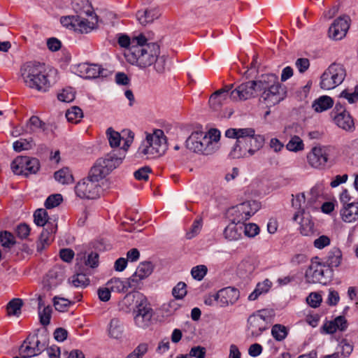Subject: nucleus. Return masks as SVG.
Returning a JSON list of instances; mask_svg holds the SVG:
<instances>
[{
  "instance_id": "nucleus-61",
  "label": "nucleus",
  "mask_w": 358,
  "mask_h": 358,
  "mask_svg": "<svg viewBox=\"0 0 358 358\" xmlns=\"http://www.w3.org/2000/svg\"><path fill=\"white\" fill-rule=\"evenodd\" d=\"M308 305L313 308H317L322 302V296L317 293H310L306 299Z\"/></svg>"
},
{
  "instance_id": "nucleus-34",
  "label": "nucleus",
  "mask_w": 358,
  "mask_h": 358,
  "mask_svg": "<svg viewBox=\"0 0 358 358\" xmlns=\"http://www.w3.org/2000/svg\"><path fill=\"white\" fill-rule=\"evenodd\" d=\"M278 80V77L273 73L262 75L260 78L258 80L255 81L256 87L258 91H262L263 92L266 89H268L271 85H274V83H276Z\"/></svg>"
},
{
  "instance_id": "nucleus-13",
  "label": "nucleus",
  "mask_w": 358,
  "mask_h": 358,
  "mask_svg": "<svg viewBox=\"0 0 358 358\" xmlns=\"http://www.w3.org/2000/svg\"><path fill=\"white\" fill-rule=\"evenodd\" d=\"M202 148L205 150H199L198 153L209 155L218 150V141L220 138V132L216 129H210L208 133L201 131Z\"/></svg>"
},
{
  "instance_id": "nucleus-45",
  "label": "nucleus",
  "mask_w": 358,
  "mask_h": 358,
  "mask_svg": "<svg viewBox=\"0 0 358 358\" xmlns=\"http://www.w3.org/2000/svg\"><path fill=\"white\" fill-rule=\"evenodd\" d=\"M314 223L308 218H303L301 222L300 232L303 236L314 234Z\"/></svg>"
},
{
  "instance_id": "nucleus-60",
  "label": "nucleus",
  "mask_w": 358,
  "mask_h": 358,
  "mask_svg": "<svg viewBox=\"0 0 358 358\" xmlns=\"http://www.w3.org/2000/svg\"><path fill=\"white\" fill-rule=\"evenodd\" d=\"M151 172V169L148 166H144L136 171L134 173L135 178L138 180H148L149 173Z\"/></svg>"
},
{
  "instance_id": "nucleus-31",
  "label": "nucleus",
  "mask_w": 358,
  "mask_h": 358,
  "mask_svg": "<svg viewBox=\"0 0 358 358\" xmlns=\"http://www.w3.org/2000/svg\"><path fill=\"white\" fill-rule=\"evenodd\" d=\"M243 227L242 224L231 222L224 231V237L229 241H236L241 237Z\"/></svg>"
},
{
  "instance_id": "nucleus-27",
  "label": "nucleus",
  "mask_w": 358,
  "mask_h": 358,
  "mask_svg": "<svg viewBox=\"0 0 358 358\" xmlns=\"http://www.w3.org/2000/svg\"><path fill=\"white\" fill-rule=\"evenodd\" d=\"M159 15V10L157 8H149L143 11L138 10L136 13V17L142 25H146L157 19Z\"/></svg>"
},
{
  "instance_id": "nucleus-64",
  "label": "nucleus",
  "mask_w": 358,
  "mask_h": 358,
  "mask_svg": "<svg viewBox=\"0 0 358 358\" xmlns=\"http://www.w3.org/2000/svg\"><path fill=\"white\" fill-rule=\"evenodd\" d=\"M334 322L336 324V327L337 330H340L341 331H345L348 328V321L344 316H338L334 320Z\"/></svg>"
},
{
  "instance_id": "nucleus-41",
  "label": "nucleus",
  "mask_w": 358,
  "mask_h": 358,
  "mask_svg": "<svg viewBox=\"0 0 358 358\" xmlns=\"http://www.w3.org/2000/svg\"><path fill=\"white\" fill-rule=\"evenodd\" d=\"M22 306V301L20 299H12L6 306L8 315L18 316L20 314Z\"/></svg>"
},
{
  "instance_id": "nucleus-33",
  "label": "nucleus",
  "mask_w": 358,
  "mask_h": 358,
  "mask_svg": "<svg viewBox=\"0 0 358 358\" xmlns=\"http://www.w3.org/2000/svg\"><path fill=\"white\" fill-rule=\"evenodd\" d=\"M124 331L123 323L117 318H113L108 324V336L115 339H119L122 337Z\"/></svg>"
},
{
  "instance_id": "nucleus-10",
  "label": "nucleus",
  "mask_w": 358,
  "mask_h": 358,
  "mask_svg": "<svg viewBox=\"0 0 358 358\" xmlns=\"http://www.w3.org/2000/svg\"><path fill=\"white\" fill-rule=\"evenodd\" d=\"M336 149L331 145H316L307 155L308 164L313 168L324 169L334 156Z\"/></svg>"
},
{
  "instance_id": "nucleus-17",
  "label": "nucleus",
  "mask_w": 358,
  "mask_h": 358,
  "mask_svg": "<svg viewBox=\"0 0 358 358\" xmlns=\"http://www.w3.org/2000/svg\"><path fill=\"white\" fill-rule=\"evenodd\" d=\"M257 91L258 90L255 80L243 83L231 91L230 99L234 101L247 100L253 97Z\"/></svg>"
},
{
  "instance_id": "nucleus-25",
  "label": "nucleus",
  "mask_w": 358,
  "mask_h": 358,
  "mask_svg": "<svg viewBox=\"0 0 358 358\" xmlns=\"http://www.w3.org/2000/svg\"><path fill=\"white\" fill-rule=\"evenodd\" d=\"M64 279V274L63 270L58 267H54L47 273L45 284L50 289H53L61 284Z\"/></svg>"
},
{
  "instance_id": "nucleus-8",
  "label": "nucleus",
  "mask_w": 358,
  "mask_h": 358,
  "mask_svg": "<svg viewBox=\"0 0 358 358\" xmlns=\"http://www.w3.org/2000/svg\"><path fill=\"white\" fill-rule=\"evenodd\" d=\"M346 76V70L341 64L334 62L320 77V87L325 90L334 89L341 85Z\"/></svg>"
},
{
  "instance_id": "nucleus-38",
  "label": "nucleus",
  "mask_w": 358,
  "mask_h": 358,
  "mask_svg": "<svg viewBox=\"0 0 358 358\" xmlns=\"http://www.w3.org/2000/svg\"><path fill=\"white\" fill-rule=\"evenodd\" d=\"M55 178L59 182L65 185L73 181V177L68 168H63L55 173Z\"/></svg>"
},
{
  "instance_id": "nucleus-9",
  "label": "nucleus",
  "mask_w": 358,
  "mask_h": 358,
  "mask_svg": "<svg viewBox=\"0 0 358 358\" xmlns=\"http://www.w3.org/2000/svg\"><path fill=\"white\" fill-rule=\"evenodd\" d=\"M133 314L134 322L138 327L145 328L150 325L154 311L150 302L143 294L138 296Z\"/></svg>"
},
{
  "instance_id": "nucleus-22",
  "label": "nucleus",
  "mask_w": 358,
  "mask_h": 358,
  "mask_svg": "<svg viewBox=\"0 0 358 358\" xmlns=\"http://www.w3.org/2000/svg\"><path fill=\"white\" fill-rule=\"evenodd\" d=\"M334 123L340 128L345 131H353L355 124L350 113L345 109L341 108V111L334 115Z\"/></svg>"
},
{
  "instance_id": "nucleus-20",
  "label": "nucleus",
  "mask_w": 358,
  "mask_h": 358,
  "mask_svg": "<svg viewBox=\"0 0 358 358\" xmlns=\"http://www.w3.org/2000/svg\"><path fill=\"white\" fill-rule=\"evenodd\" d=\"M134 278H129L124 280L120 278H113L108 281L106 285L109 287L111 292L125 293L129 292V289H135L136 282Z\"/></svg>"
},
{
  "instance_id": "nucleus-37",
  "label": "nucleus",
  "mask_w": 358,
  "mask_h": 358,
  "mask_svg": "<svg viewBox=\"0 0 358 358\" xmlns=\"http://www.w3.org/2000/svg\"><path fill=\"white\" fill-rule=\"evenodd\" d=\"M34 222L37 226L45 227L47 223H54L55 221L51 222L48 217L46 210L43 208L37 209L34 213Z\"/></svg>"
},
{
  "instance_id": "nucleus-39",
  "label": "nucleus",
  "mask_w": 358,
  "mask_h": 358,
  "mask_svg": "<svg viewBox=\"0 0 358 358\" xmlns=\"http://www.w3.org/2000/svg\"><path fill=\"white\" fill-rule=\"evenodd\" d=\"M83 117V110L78 106H73L66 112L67 120L72 123L79 122Z\"/></svg>"
},
{
  "instance_id": "nucleus-40",
  "label": "nucleus",
  "mask_w": 358,
  "mask_h": 358,
  "mask_svg": "<svg viewBox=\"0 0 358 358\" xmlns=\"http://www.w3.org/2000/svg\"><path fill=\"white\" fill-rule=\"evenodd\" d=\"M228 216L231 222L239 225H243L244 222L248 220L246 217H245L244 214L239 212L238 206H234L229 210Z\"/></svg>"
},
{
  "instance_id": "nucleus-7",
  "label": "nucleus",
  "mask_w": 358,
  "mask_h": 358,
  "mask_svg": "<svg viewBox=\"0 0 358 358\" xmlns=\"http://www.w3.org/2000/svg\"><path fill=\"white\" fill-rule=\"evenodd\" d=\"M103 178L96 169H91L87 177L80 180L75 187V192L80 199H96L99 197L101 187L99 182Z\"/></svg>"
},
{
  "instance_id": "nucleus-4",
  "label": "nucleus",
  "mask_w": 358,
  "mask_h": 358,
  "mask_svg": "<svg viewBox=\"0 0 358 358\" xmlns=\"http://www.w3.org/2000/svg\"><path fill=\"white\" fill-rule=\"evenodd\" d=\"M127 134L128 137L124 141L123 150H113L104 157L98 159L91 168L96 169V172L103 178L122 162V159L125 157V152L131 144L134 137V134L132 131H128Z\"/></svg>"
},
{
  "instance_id": "nucleus-52",
  "label": "nucleus",
  "mask_w": 358,
  "mask_h": 358,
  "mask_svg": "<svg viewBox=\"0 0 358 358\" xmlns=\"http://www.w3.org/2000/svg\"><path fill=\"white\" fill-rule=\"evenodd\" d=\"M62 201V196L59 194L49 196L45 201V206L48 209L53 208L60 204Z\"/></svg>"
},
{
  "instance_id": "nucleus-14",
  "label": "nucleus",
  "mask_w": 358,
  "mask_h": 358,
  "mask_svg": "<svg viewBox=\"0 0 358 358\" xmlns=\"http://www.w3.org/2000/svg\"><path fill=\"white\" fill-rule=\"evenodd\" d=\"M78 71L81 77L87 79L96 78L99 77L106 78L110 72L100 65L96 64L84 63L78 66Z\"/></svg>"
},
{
  "instance_id": "nucleus-62",
  "label": "nucleus",
  "mask_w": 358,
  "mask_h": 358,
  "mask_svg": "<svg viewBox=\"0 0 358 358\" xmlns=\"http://www.w3.org/2000/svg\"><path fill=\"white\" fill-rule=\"evenodd\" d=\"M86 266L91 268H95L99 264V255L96 252H90L85 262Z\"/></svg>"
},
{
  "instance_id": "nucleus-15",
  "label": "nucleus",
  "mask_w": 358,
  "mask_h": 358,
  "mask_svg": "<svg viewBox=\"0 0 358 358\" xmlns=\"http://www.w3.org/2000/svg\"><path fill=\"white\" fill-rule=\"evenodd\" d=\"M349 28L350 17L347 15L339 17L329 28V36L334 40H341L345 36Z\"/></svg>"
},
{
  "instance_id": "nucleus-47",
  "label": "nucleus",
  "mask_w": 358,
  "mask_h": 358,
  "mask_svg": "<svg viewBox=\"0 0 358 358\" xmlns=\"http://www.w3.org/2000/svg\"><path fill=\"white\" fill-rule=\"evenodd\" d=\"M303 141L297 136H294L287 143L286 148L293 152H297L303 149Z\"/></svg>"
},
{
  "instance_id": "nucleus-23",
  "label": "nucleus",
  "mask_w": 358,
  "mask_h": 358,
  "mask_svg": "<svg viewBox=\"0 0 358 358\" xmlns=\"http://www.w3.org/2000/svg\"><path fill=\"white\" fill-rule=\"evenodd\" d=\"M340 214L343 222L348 223L358 220V202H351L343 206Z\"/></svg>"
},
{
  "instance_id": "nucleus-48",
  "label": "nucleus",
  "mask_w": 358,
  "mask_h": 358,
  "mask_svg": "<svg viewBox=\"0 0 358 358\" xmlns=\"http://www.w3.org/2000/svg\"><path fill=\"white\" fill-rule=\"evenodd\" d=\"M106 135L108 138L109 144L112 148H116L120 145L121 136L117 131H114L110 127L106 131Z\"/></svg>"
},
{
  "instance_id": "nucleus-18",
  "label": "nucleus",
  "mask_w": 358,
  "mask_h": 358,
  "mask_svg": "<svg viewBox=\"0 0 358 358\" xmlns=\"http://www.w3.org/2000/svg\"><path fill=\"white\" fill-rule=\"evenodd\" d=\"M248 329L252 338L259 337L267 329L266 316L262 313L250 315L248 319Z\"/></svg>"
},
{
  "instance_id": "nucleus-28",
  "label": "nucleus",
  "mask_w": 358,
  "mask_h": 358,
  "mask_svg": "<svg viewBox=\"0 0 358 358\" xmlns=\"http://www.w3.org/2000/svg\"><path fill=\"white\" fill-rule=\"evenodd\" d=\"M342 252L338 248H333L329 250L325 257V262H323L327 267L331 269L334 267L340 266L342 261Z\"/></svg>"
},
{
  "instance_id": "nucleus-2",
  "label": "nucleus",
  "mask_w": 358,
  "mask_h": 358,
  "mask_svg": "<svg viewBox=\"0 0 358 358\" xmlns=\"http://www.w3.org/2000/svg\"><path fill=\"white\" fill-rule=\"evenodd\" d=\"M71 6L76 15L62 17L60 22L64 27L80 34L96 28L98 17L88 0H72Z\"/></svg>"
},
{
  "instance_id": "nucleus-29",
  "label": "nucleus",
  "mask_w": 358,
  "mask_h": 358,
  "mask_svg": "<svg viewBox=\"0 0 358 358\" xmlns=\"http://www.w3.org/2000/svg\"><path fill=\"white\" fill-rule=\"evenodd\" d=\"M237 206L239 212L243 213L247 220L260 208V203L256 201H248Z\"/></svg>"
},
{
  "instance_id": "nucleus-36",
  "label": "nucleus",
  "mask_w": 358,
  "mask_h": 358,
  "mask_svg": "<svg viewBox=\"0 0 358 358\" xmlns=\"http://www.w3.org/2000/svg\"><path fill=\"white\" fill-rule=\"evenodd\" d=\"M271 335L276 341H283L289 334V329L280 324H275L271 328Z\"/></svg>"
},
{
  "instance_id": "nucleus-1",
  "label": "nucleus",
  "mask_w": 358,
  "mask_h": 358,
  "mask_svg": "<svg viewBox=\"0 0 358 358\" xmlns=\"http://www.w3.org/2000/svg\"><path fill=\"white\" fill-rule=\"evenodd\" d=\"M225 136L229 138L236 139V143L229 152V156L233 159L253 155L264 143V138L261 135H256L252 128H231L225 131Z\"/></svg>"
},
{
  "instance_id": "nucleus-19",
  "label": "nucleus",
  "mask_w": 358,
  "mask_h": 358,
  "mask_svg": "<svg viewBox=\"0 0 358 358\" xmlns=\"http://www.w3.org/2000/svg\"><path fill=\"white\" fill-rule=\"evenodd\" d=\"M45 345L41 343L38 335L34 334L29 335L20 346V350L27 352L29 356L34 357L41 353L44 350Z\"/></svg>"
},
{
  "instance_id": "nucleus-32",
  "label": "nucleus",
  "mask_w": 358,
  "mask_h": 358,
  "mask_svg": "<svg viewBox=\"0 0 358 358\" xmlns=\"http://www.w3.org/2000/svg\"><path fill=\"white\" fill-rule=\"evenodd\" d=\"M334 105L333 99L329 96H321L315 99L312 107L317 113H322L331 108Z\"/></svg>"
},
{
  "instance_id": "nucleus-57",
  "label": "nucleus",
  "mask_w": 358,
  "mask_h": 358,
  "mask_svg": "<svg viewBox=\"0 0 358 358\" xmlns=\"http://www.w3.org/2000/svg\"><path fill=\"white\" fill-rule=\"evenodd\" d=\"M166 64V57L165 55L157 56L154 62V68L159 73H162L165 71Z\"/></svg>"
},
{
  "instance_id": "nucleus-30",
  "label": "nucleus",
  "mask_w": 358,
  "mask_h": 358,
  "mask_svg": "<svg viewBox=\"0 0 358 358\" xmlns=\"http://www.w3.org/2000/svg\"><path fill=\"white\" fill-rule=\"evenodd\" d=\"M201 139H202L201 131L192 132L186 140L185 144L187 148L196 153L199 152V150H205L202 148L203 147Z\"/></svg>"
},
{
  "instance_id": "nucleus-53",
  "label": "nucleus",
  "mask_w": 358,
  "mask_h": 358,
  "mask_svg": "<svg viewBox=\"0 0 358 358\" xmlns=\"http://www.w3.org/2000/svg\"><path fill=\"white\" fill-rule=\"evenodd\" d=\"M31 141L20 138L13 143V149L16 152H21L22 150H27L31 148Z\"/></svg>"
},
{
  "instance_id": "nucleus-11",
  "label": "nucleus",
  "mask_w": 358,
  "mask_h": 358,
  "mask_svg": "<svg viewBox=\"0 0 358 358\" xmlns=\"http://www.w3.org/2000/svg\"><path fill=\"white\" fill-rule=\"evenodd\" d=\"M332 274V269L321 261L318 257H313L306 272V276L313 283L327 284Z\"/></svg>"
},
{
  "instance_id": "nucleus-59",
  "label": "nucleus",
  "mask_w": 358,
  "mask_h": 358,
  "mask_svg": "<svg viewBox=\"0 0 358 358\" xmlns=\"http://www.w3.org/2000/svg\"><path fill=\"white\" fill-rule=\"evenodd\" d=\"M330 243V238L326 235H322L314 241L313 245L315 248L322 250L325 247L329 245Z\"/></svg>"
},
{
  "instance_id": "nucleus-46",
  "label": "nucleus",
  "mask_w": 358,
  "mask_h": 358,
  "mask_svg": "<svg viewBox=\"0 0 358 358\" xmlns=\"http://www.w3.org/2000/svg\"><path fill=\"white\" fill-rule=\"evenodd\" d=\"M71 304V302L64 298L55 296L53 298V305L56 310L59 312H65L67 311L69 306Z\"/></svg>"
},
{
  "instance_id": "nucleus-63",
  "label": "nucleus",
  "mask_w": 358,
  "mask_h": 358,
  "mask_svg": "<svg viewBox=\"0 0 358 358\" xmlns=\"http://www.w3.org/2000/svg\"><path fill=\"white\" fill-rule=\"evenodd\" d=\"M117 43L121 48H128L131 46V39L126 34H119L117 35Z\"/></svg>"
},
{
  "instance_id": "nucleus-12",
  "label": "nucleus",
  "mask_w": 358,
  "mask_h": 358,
  "mask_svg": "<svg viewBox=\"0 0 358 358\" xmlns=\"http://www.w3.org/2000/svg\"><path fill=\"white\" fill-rule=\"evenodd\" d=\"M10 166L15 174L27 176L39 170L40 162L35 157L18 156L12 162Z\"/></svg>"
},
{
  "instance_id": "nucleus-56",
  "label": "nucleus",
  "mask_w": 358,
  "mask_h": 358,
  "mask_svg": "<svg viewBox=\"0 0 358 358\" xmlns=\"http://www.w3.org/2000/svg\"><path fill=\"white\" fill-rule=\"evenodd\" d=\"M243 232L245 236L248 237H255L256 235H257L259 232V227L254 223H249V224H243Z\"/></svg>"
},
{
  "instance_id": "nucleus-6",
  "label": "nucleus",
  "mask_w": 358,
  "mask_h": 358,
  "mask_svg": "<svg viewBox=\"0 0 358 358\" xmlns=\"http://www.w3.org/2000/svg\"><path fill=\"white\" fill-rule=\"evenodd\" d=\"M167 148L166 139L162 129H155L152 134H147L138 148V152L147 158H156L164 153Z\"/></svg>"
},
{
  "instance_id": "nucleus-21",
  "label": "nucleus",
  "mask_w": 358,
  "mask_h": 358,
  "mask_svg": "<svg viewBox=\"0 0 358 358\" xmlns=\"http://www.w3.org/2000/svg\"><path fill=\"white\" fill-rule=\"evenodd\" d=\"M231 86H225L224 88L215 92L209 99V105L214 110H218L224 102L227 99L230 95L229 94L231 90Z\"/></svg>"
},
{
  "instance_id": "nucleus-50",
  "label": "nucleus",
  "mask_w": 358,
  "mask_h": 358,
  "mask_svg": "<svg viewBox=\"0 0 358 358\" xmlns=\"http://www.w3.org/2000/svg\"><path fill=\"white\" fill-rule=\"evenodd\" d=\"M208 268L205 265H199L193 267L191 270V274L194 279L201 280L206 275Z\"/></svg>"
},
{
  "instance_id": "nucleus-49",
  "label": "nucleus",
  "mask_w": 358,
  "mask_h": 358,
  "mask_svg": "<svg viewBox=\"0 0 358 358\" xmlns=\"http://www.w3.org/2000/svg\"><path fill=\"white\" fill-rule=\"evenodd\" d=\"M39 309L41 308L39 307ZM52 314V308L50 306L44 307L42 310H38V315L40 322L43 326H47L50 324Z\"/></svg>"
},
{
  "instance_id": "nucleus-24",
  "label": "nucleus",
  "mask_w": 358,
  "mask_h": 358,
  "mask_svg": "<svg viewBox=\"0 0 358 358\" xmlns=\"http://www.w3.org/2000/svg\"><path fill=\"white\" fill-rule=\"evenodd\" d=\"M280 85L277 80L276 83L271 85L268 89L262 92L261 97L267 101L268 103L275 104L280 101L282 99L280 94Z\"/></svg>"
},
{
  "instance_id": "nucleus-42",
  "label": "nucleus",
  "mask_w": 358,
  "mask_h": 358,
  "mask_svg": "<svg viewBox=\"0 0 358 358\" xmlns=\"http://www.w3.org/2000/svg\"><path fill=\"white\" fill-rule=\"evenodd\" d=\"M43 125H44V124L38 117L32 116L26 124L25 132L30 134L36 132L42 129Z\"/></svg>"
},
{
  "instance_id": "nucleus-55",
  "label": "nucleus",
  "mask_w": 358,
  "mask_h": 358,
  "mask_svg": "<svg viewBox=\"0 0 358 358\" xmlns=\"http://www.w3.org/2000/svg\"><path fill=\"white\" fill-rule=\"evenodd\" d=\"M173 296L176 299H182L187 294L186 284L183 282H178L172 291Z\"/></svg>"
},
{
  "instance_id": "nucleus-26",
  "label": "nucleus",
  "mask_w": 358,
  "mask_h": 358,
  "mask_svg": "<svg viewBox=\"0 0 358 358\" xmlns=\"http://www.w3.org/2000/svg\"><path fill=\"white\" fill-rule=\"evenodd\" d=\"M154 266L150 262H143L139 264L136 272L131 278H134L137 287L138 282L148 278L153 271Z\"/></svg>"
},
{
  "instance_id": "nucleus-44",
  "label": "nucleus",
  "mask_w": 358,
  "mask_h": 358,
  "mask_svg": "<svg viewBox=\"0 0 358 358\" xmlns=\"http://www.w3.org/2000/svg\"><path fill=\"white\" fill-rule=\"evenodd\" d=\"M89 279L83 273H78L71 277V282L76 287H85L89 284Z\"/></svg>"
},
{
  "instance_id": "nucleus-54",
  "label": "nucleus",
  "mask_w": 358,
  "mask_h": 358,
  "mask_svg": "<svg viewBox=\"0 0 358 358\" xmlns=\"http://www.w3.org/2000/svg\"><path fill=\"white\" fill-rule=\"evenodd\" d=\"M148 344L141 343L127 356V358H143L144 355L148 352Z\"/></svg>"
},
{
  "instance_id": "nucleus-51",
  "label": "nucleus",
  "mask_w": 358,
  "mask_h": 358,
  "mask_svg": "<svg viewBox=\"0 0 358 358\" xmlns=\"http://www.w3.org/2000/svg\"><path fill=\"white\" fill-rule=\"evenodd\" d=\"M57 98L63 102H71L75 99V92L71 87L65 88L58 94Z\"/></svg>"
},
{
  "instance_id": "nucleus-43",
  "label": "nucleus",
  "mask_w": 358,
  "mask_h": 358,
  "mask_svg": "<svg viewBox=\"0 0 358 358\" xmlns=\"http://www.w3.org/2000/svg\"><path fill=\"white\" fill-rule=\"evenodd\" d=\"M15 244L13 234L8 231L0 232V245L4 248H10Z\"/></svg>"
},
{
  "instance_id": "nucleus-16",
  "label": "nucleus",
  "mask_w": 358,
  "mask_h": 358,
  "mask_svg": "<svg viewBox=\"0 0 358 358\" xmlns=\"http://www.w3.org/2000/svg\"><path fill=\"white\" fill-rule=\"evenodd\" d=\"M239 296L240 292L238 289L227 287L218 291L213 295V299L220 306L224 307L234 304L238 301Z\"/></svg>"
},
{
  "instance_id": "nucleus-3",
  "label": "nucleus",
  "mask_w": 358,
  "mask_h": 358,
  "mask_svg": "<svg viewBox=\"0 0 358 358\" xmlns=\"http://www.w3.org/2000/svg\"><path fill=\"white\" fill-rule=\"evenodd\" d=\"M22 78L25 85L39 92H46L50 87L49 74L44 64L27 62L20 69Z\"/></svg>"
},
{
  "instance_id": "nucleus-58",
  "label": "nucleus",
  "mask_w": 358,
  "mask_h": 358,
  "mask_svg": "<svg viewBox=\"0 0 358 358\" xmlns=\"http://www.w3.org/2000/svg\"><path fill=\"white\" fill-rule=\"evenodd\" d=\"M31 229L29 225L25 223L20 224L15 229L17 236L22 239L27 238L30 234Z\"/></svg>"
},
{
  "instance_id": "nucleus-35",
  "label": "nucleus",
  "mask_w": 358,
  "mask_h": 358,
  "mask_svg": "<svg viewBox=\"0 0 358 358\" xmlns=\"http://www.w3.org/2000/svg\"><path fill=\"white\" fill-rule=\"evenodd\" d=\"M57 229V225L55 222L47 223V225L43 227V229L41 233L40 241L43 244H48L53 238L54 234Z\"/></svg>"
},
{
  "instance_id": "nucleus-5",
  "label": "nucleus",
  "mask_w": 358,
  "mask_h": 358,
  "mask_svg": "<svg viewBox=\"0 0 358 358\" xmlns=\"http://www.w3.org/2000/svg\"><path fill=\"white\" fill-rule=\"evenodd\" d=\"M159 53V46L155 43H150L148 45L131 47L126 57L131 64L144 69L153 64Z\"/></svg>"
}]
</instances>
